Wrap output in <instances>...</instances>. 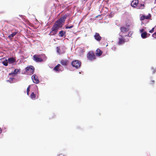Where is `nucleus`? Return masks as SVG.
<instances>
[{"label": "nucleus", "instance_id": "f257e3e1", "mask_svg": "<svg viewBox=\"0 0 156 156\" xmlns=\"http://www.w3.org/2000/svg\"><path fill=\"white\" fill-rule=\"evenodd\" d=\"M66 18L67 16L64 15L55 21L51 28V31L49 34L50 35H54L56 34L58 31V30L62 27Z\"/></svg>", "mask_w": 156, "mask_h": 156}, {"label": "nucleus", "instance_id": "f03ea898", "mask_svg": "<svg viewBox=\"0 0 156 156\" xmlns=\"http://www.w3.org/2000/svg\"><path fill=\"white\" fill-rule=\"evenodd\" d=\"M119 35V37L118 38V43L119 45H121L124 44L125 42H128L129 40L128 39L125 38L124 36L122 35Z\"/></svg>", "mask_w": 156, "mask_h": 156}, {"label": "nucleus", "instance_id": "7ed1b4c3", "mask_svg": "<svg viewBox=\"0 0 156 156\" xmlns=\"http://www.w3.org/2000/svg\"><path fill=\"white\" fill-rule=\"evenodd\" d=\"M120 32L119 35H122L125 36L127 32L129 31V29L128 27H125L123 26L121 27L120 28Z\"/></svg>", "mask_w": 156, "mask_h": 156}, {"label": "nucleus", "instance_id": "20e7f679", "mask_svg": "<svg viewBox=\"0 0 156 156\" xmlns=\"http://www.w3.org/2000/svg\"><path fill=\"white\" fill-rule=\"evenodd\" d=\"M25 69L26 71L28 72V74L30 75L34 73L35 69L34 66H30L26 67Z\"/></svg>", "mask_w": 156, "mask_h": 156}, {"label": "nucleus", "instance_id": "39448f33", "mask_svg": "<svg viewBox=\"0 0 156 156\" xmlns=\"http://www.w3.org/2000/svg\"><path fill=\"white\" fill-rule=\"evenodd\" d=\"M87 57L90 60H93L96 59V57L93 51H90L87 54Z\"/></svg>", "mask_w": 156, "mask_h": 156}, {"label": "nucleus", "instance_id": "423d86ee", "mask_svg": "<svg viewBox=\"0 0 156 156\" xmlns=\"http://www.w3.org/2000/svg\"><path fill=\"white\" fill-rule=\"evenodd\" d=\"M71 64L73 67L78 68L80 66L81 63L78 60H75L73 61Z\"/></svg>", "mask_w": 156, "mask_h": 156}, {"label": "nucleus", "instance_id": "0eeeda50", "mask_svg": "<svg viewBox=\"0 0 156 156\" xmlns=\"http://www.w3.org/2000/svg\"><path fill=\"white\" fill-rule=\"evenodd\" d=\"M151 15L149 13L148 15L147 16H145L144 15H142L140 18V20L141 21H143L145 19L146 20H149L151 19Z\"/></svg>", "mask_w": 156, "mask_h": 156}, {"label": "nucleus", "instance_id": "6e6552de", "mask_svg": "<svg viewBox=\"0 0 156 156\" xmlns=\"http://www.w3.org/2000/svg\"><path fill=\"white\" fill-rule=\"evenodd\" d=\"M32 79L33 82L35 83H38L39 82V81L38 78V77L35 74L33 75L32 76Z\"/></svg>", "mask_w": 156, "mask_h": 156}, {"label": "nucleus", "instance_id": "1a4fd4ad", "mask_svg": "<svg viewBox=\"0 0 156 156\" xmlns=\"http://www.w3.org/2000/svg\"><path fill=\"white\" fill-rule=\"evenodd\" d=\"M39 56L34 55L33 56L34 60L37 62H41L43 61V59L39 57Z\"/></svg>", "mask_w": 156, "mask_h": 156}, {"label": "nucleus", "instance_id": "9d476101", "mask_svg": "<svg viewBox=\"0 0 156 156\" xmlns=\"http://www.w3.org/2000/svg\"><path fill=\"white\" fill-rule=\"evenodd\" d=\"M138 3V0H133L131 3V6L133 8H136Z\"/></svg>", "mask_w": 156, "mask_h": 156}, {"label": "nucleus", "instance_id": "9b49d317", "mask_svg": "<svg viewBox=\"0 0 156 156\" xmlns=\"http://www.w3.org/2000/svg\"><path fill=\"white\" fill-rule=\"evenodd\" d=\"M60 63L62 66H66L68 65L69 61L67 59H62L61 60Z\"/></svg>", "mask_w": 156, "mask_h": 156}, {"label": "nucleus", "instance_id": "f8f14e48", "mask_svg": "<svg viewBox=\"0 0 156 156\" xmlns=\"http://www.w3.org/2000/svg\"><path fill=\"white\" fill-rule=\"evenodd\" d=\"M94 37L95 39L98 41H100L101 39V37L100 36L99 34L98 33H96Z\"/></svg>", "mask_w": 156, "mask_h": 156}, {"label": "nucleus", "instance_id": "ddd939ff", "mask_svg": "<svg viewBox=\"0 0 156 156\" xmlns=\"http://www.w3.org/2000/svg\"><path fill=\"white\" fill-rule=\"evenodd\" d=\"M8 61L9 63L12 64L16 62V59L12 57L9 58L8 59Z\"/></svg>", "mask_w": 156, "mask_h": 156}, {"label": "nucleus", "instance_id": "4468645a", "mask_svg": "<svg viewBox=\"0 0 156 156\" xmlns=\"http://www.w3.org/2000/svg\"><path fill=\"white\" fill-rule=\"evenodd\" d=\"M103 53L102 51L99 48H98L96 51V55L97 56H100Z\"/></svg>", "mask_w": 156, "mask_h": 156}, {"label": "nucleus", "instance_id": "2eb2a0df", "mask_svg": "<svg viewBox=\"0 0 156 156\" xmlns=\"http://www.w3.org/2000/svg\"><path fill=\"white\" fill-rule=\"evenodd\" d=\"M60 66H61V65L60 64H58L54 67L53 69L56 72H59L61 71V70L59 69Z\"/></svg>", "mask_w": 156, "mask_h": 156}, {"label": "nucleus", "instance_id": "dca6fc26", "mask_svg": "<svg viewBox=\"0 0 156 156\" xmlns=\"http://www.w3.org/2000/svg\"><path fill=\"white\" fill-rule=\"evenodd\" d=\"M145 7L144 4H141L138 3L136 9H143Z\"/></svg>", "mask_w": 156, "mask_h": 156}, {"label": "nucleus", "instance_id": "f3484780", "mask_svg": "<svg viewBox=\"0 0 156 156\" xmlns=\"http://www.w3.org/2000/svg\"><path fill=\"white\" fill-rule=\"evenodd\" d=\"M17 31H15V32L12 33L10 34L8 37V38L10 40L12 39L14 37L17 33Z\"/></svg>", "mask_w": 156, "mask_h": 156}, {"label": "nucleus", "instance_id": "a211bd4d", "mask_svg": "<svg viewBox=\"0 0 156 156\" xmlns=\"http://www.w3.org/2000/svg\"><path fill=\"white\" fill-rule=\"evenodd\" d=\"M66 32L62 30L59 31L58 35L59 37H63L64 35H66Z\"/></svg>", "mask_w": 156, "mask_h": 156}, {"label": "nucleus", "instance_id": "6ab92c4d", "mask_svg": "<svg viewBox=\"0 0 156 156\" xmlns=\"http://www.w3.org/2000/svg\"><path fill=\"white\" fill-rule=\"evenodd\" d=\"M147 33L145 31L141 34V37L145 39L147 37Z\"/></svg>", "mask_w": 156, "mask_h": 156}, {"label": "nucleus", "instance_id": "aec40b11", "mask_svg": "<svg viewBox=\"0 0 156 156\" xmlns=\"http://www.w3.org/2000/svg\"><path fill=\"white\" fill-rule=\"evenodd\" d=\"M31 98L33 99H34L36 98V95L34 94V92H32L30 95Z\"/></svg>", "mask_w": 156, "mask_h": 156}, {"label": "nucleus", "instance_id": "412c9836", "mask_svg": "<svg viewBox=\"0 0 156 156\" xmlns=\"http://www.w3.org/2000/svg\"><path fill=\"white\" fill-rule=\"evenodd\" d=\"M8 60H5V61H3L2 62V63L4 66H7L8 65Z\"/></svg>", "mask_w": 156, "mask_h": 156}, {"label": "nucleus", "instance_id": "4be33fe9", "mask_svg": "<svg viewBox=\"0 0 156 156\" xmlns=\"http://www.w3.org/2000/svg\"><path fill=\"white\" fill-rule=\"evenodd\" d=\"M132 32L131 31H129V32L127 34H126V35H125V37L127 36L129 37H131L132 34Z\"/></svg>", "mask_w": 156, "mask_h": 156}, {"label": "nucleus", "instance_id": "5701e85b", "mask_svg": "<svg viewBox=\"0 0 156 156\" xmlns=\"http://www.w3.org/2000/svg\"><path fill=\"white\" fill-rule=\"evenodd\" d=\"M151 69L152 70V73H154L156 72V68H154L153 67L151 68Z\"/></svg>", "mask_w": 156, "mask_h": 156}, {"label": "nucleus", "instance_id": "b1692460", "mask_svg": "<svg viewBox=\"0 0 156 156\" xmlns=\"http://www.w3.org/2000/svg\"><path fill=\"white\" fill-rule=\"evenodd\" d=\"M57 53L59 54H60V48L59 47H57Z\"/></svg>", "mask_w": 156, "mask_h": 156}, {"label": "nucleus", "instance_id": "393cba45", "mask_svg": "<svg viewBox=\"0 0 156 156\" xmlns=\"http://www.w3.org/2000/svg\"><path fill=\"white\" fill-rule=\"evenodd\" d=\"M74 27L73 25H72L70 26H66V29H71L72 28H73Z\"/></svg>", "mask_w": 156, "mask_h": 156}, {"label": "nucleus", "instance_id": "a878e982", "mask_svg": "<svg viewBox=\"0 0 156 156\" xmlns=\"http://www.w3.org/2000/svg\"><path fill=\"white\" fill-rule=\"evenodd\" d=\"M19 71V70H17V69H15L14 71V72H13V73H12V74L16 73Z\"/></svg>", "mask_w": 156, "mask_h": 156}, {"label": "nucleus", "instance_id": "bb28decb", "mask_svg": "<svg viewBox=\"0 0 156 156\" xmlns=\"http://www.w3.org/2000/svg\"><path fill=\"white\" fill-rule=\"evenodd\" d=\"M155 81L154 80H151L150 83V84L151 85H153L154 84Z\"/></svg>", "mask_w": 156, "mask_h": 156}, {"label": "nucleus", "instance_id": "cd10ccee", "mask_svg": "<svg viewBox=\"0 0 156 156\" xmlns=\"http://www.w3.org/2000/svg\"><path fill=\"white\" fill-rule=\"evenodd\" d=\"M152 37L154 38H156V32L152 34Z\"/></svg>", "mask_w": 156, "mask_h": 156}, {"label": "nucleus", "instance_id": "c85d7f7f", "mask_svg": "<svg viewBox=\"0 0 156 156\" xmlns=\"http://www.w3.org/2000/svg\"><path fill=\"white\" fill-rule=\"evenodd\" d=\"M154 28H153L152 29L149 31V32L150 33H152L154 31Z\"/></svg>", "mask_w": 156, "mask_h": 156}, {"label": "nucleus", "instance_id": "c756f323", "mask_svg": "<svg viewBox=\"0 0 156 156\" xmlns=\"http://www.w3.org/2000/svg\"><path fill=\"white\" fill-rule=\"evenodd\" d=\"M30 86H29L27 88V91L29 92Z\"/></svg>", "mask_w": 156, "mask_h": 156}, {"label": "nucleus", "instance_id": "7c9ffc66", "mask_svg": "<svg viewBox=\"0 0 156 156\" xmlns=\"http://www.w3.org/2000/svg\"><path fill=\"white\" fill-rule=\"evenodd\" d=\"M144 30L143 29H142L140 30V32H144Z\"/></svg>", "mask_w": 156, "mask_h": 156}, {"label": "nucleus", "instance_id": "2f4dec72", "mask_svg": "<svg viewBox=\"0 0 156 156\" xmlns=\"http://www.w3.org/2000/svg\"><path fill=\"white\" fill-rule=\"evenodd\" d=\"M58 156H65L64 155H63L62 154H60L58 155Z\"/></svg>", "mask_w": 156, "mask_h": 156}, {"label": "nucleus", "instance_id": "473e14b6", "mask_svg": "<svg viewBox=\"0 0 156 156\" xmlns=\"http://www.w3.org/2000/svg\"><path fill=\"white\" fill-rule=\"evenodd\" d=\"M2 130L1 129V128L0 127V134L1 133H2Z\"/></svg>", "mask_w": 156, "mask_h": 156}, {"label": "nucleus", "instance_id": "72a5a7b5", "mask_svg": "<svg viewBox=\"0 0 156 156\" xmlns=\"http://www.w3.org/2000/svg\"><path fill=\"white\" fill-rule=\"evenodd\" d=\"M27 94L28 95H29V92L27 91Z\"/></svg>", "mask_w": 156, "mask_h": 156}, {"label": "nucleus", "instance_id": "f704fd0d", "mask_svg": "<svg viewBox=\"0 0 156 156\" xmlns=\"http://www.w3.org/2000/svg\"><path fill=\"white\" fill-rule=\"evenodd\" d=\"M87 0H83L84 1H86V2L87 1Z\"/></svg>", "mask_w": 156, "mask_h": 156}, {"label": "nucleus", "instance_id": "c9c22d12", "mask_svg": "<svg viewBox=\"0 0 156 156\" xmlns=\"http://www.w3.org/2000/svg\"><path fill=\"white\" fill-rule=\"evenodd\" d=\"M155 1H156V0H155Z\"/></svg>", "mask_w": 156, "mask_h": 156}]
</instances>
